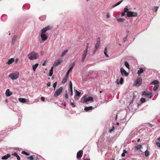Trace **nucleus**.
Segmentation results:
<instances>
[{
  "label": "nucleus",
  "mask_w": 160,
  "mask_h": 160,
  "mask_svg": "<svg viewBox=\"0 0 160 160\" xmlns=\"http://www.w3.org/2000/svg\"><path fill=\"white\" fill-rule=\"evenodd\" d=\"M27 158L29 160H33V158L32 156H30L29 157H27Z\"/></svg>",
  "instance_id": "43"
},
{
  "label": "nucleus",
  "mask_w": 160,
  "mask_h": 160,
  "mask_svg": "<svg viewBox=\"0 0 160 160\" xmlns=\"http://www.w3.org/2000/svg\"><path fill=\"white\" fill-rule=\"evenodd\" d=\"M127 16L128 17H137L138 14L136 12H133L129 11L126 13Z\"/></svg>",
  "instance_id": "7"
},
{
  "label": "nucleus",
  "mask_w": 160,
  "mask_h": 160,
  "mask_svg": "<svg viewBox=\"0 0 160 160\" xmlns=\"http://www.w3.org/2000/svg\"><path fill=\"white\" fill-rule=\"evenodd\" d=\"M18 61H19L18 59L17 58L15 60V63H17Z\"/></svg>",
  "instance_id": "63"
},
{
  "label": "nucleus",
  "mask_w": 160,
  "mask_h": 160,
  "mask_svg": "<svg viewBox=\"0 0 160 160\" xmlns=\"http://www.w3.org/2000/svg\"><path fill=\"white\" fill-rule=\"evenodd\" d=\"M143 72V69L142 68H140L139 69V70H138L137 72V73L139 75L141 74Z\"/></svg>",
  "instance_id": "25"
},
{
  "label": "nucleus",
  "mask_w": 160,
  "mask_h": 160,
  "mask_svg": "<svg viewBox=\"0 0 160 160\" xmlns=\"http://www.w3.org/2000/svg\"><path fill=\"white\" fill-rule=\"evenodd\" d=\"M142 146L141 145L139 144L137 146L135 147V148L136 150H138L141 148Z\"/></svg>",
  "instance_id": "31"
},
{
  "label": "nucleus",
  "mask_w": 160,
  "mask_h": 160,
  "mask_svg": "<svg viewBox=\"0 0 160 160\" xmlns=\"http://www.w3.org/2000/svg\"><path fill=\"white\" fill-rule=\"evenodd\" d=\"M123 0H121V1L117 2L115 4L113 5L112 6V8H113L118 5H119L121 2H122Z\"/></svg>",
  "instance_id": "30"
},
{
  "label": "nucleus",
  "mask_w": 160,
  "mask_h": 160,
  "mask_svg": "<svg viewBox=\"0 0 160 160\" xmlns=\"http://www.w3.org/2000/svg\"><path fill=\"white\" fill-rule=\"evenodd\" d=\"M38 64L37 63L32 66V69L34 71H35L36 68L38 67Z\"/></svg>",
  "instance_id": "24"
},
{
  "label": "nucleus",
  "mask_w": 160,
  "mask_h": 160,
  "mask_svg": "<svg viewBox=\"0 0 160 160\" xmlns=\"http://www.w3.org/2000/svg\"><path fill=\"white\" fill-rule=\"evenodd\" d=\"M115 129L114 127L113 126L112 128L109 129V131L110 132H111L113 130Z\"/></svg>",
  "instance_id": "45"
},
{
  "label": "nucleus",
  "mask_w": 160,
  "mask_h": 160,
  "mask_svg": "<svg viewBox=\"0 0 160 160\" xmlns=\"http://www.w3.org/2000/svg\"><path fill=\"white\" fill-rule=\"evenodd\" d=\"M46 61L44 62L42 64V66H45V65L46 64Z\"/></svg>",
  "instance_id": "62"
},
{
  "label": "nucleus",
  "mask_w": 160,
  "mask_h": 160,
  "mask_svg": "<svg viewBox=\"0 0 160 160\" xmlns=\"http://www.w3.org/2000/svg\"><path fill=\"white\" fill-rule=\"evenodd\" d=\"M159 83V82L157 80H154L152 82H151V83H150V84L151 85H152V84H154L155 85H158Z\"/></svg>",
  "instance_id": "21"
},
{
  "label": "nucleus",
  "mask_w": 160,
  "mask_h": 160,
  "mask_svg": "<svg viewBox=\"0 0 160 160\" xmlns=\"http://www.w3.org/2000/svg\"><path fill=\"white\" fill-rule=\"evenodd\" d=\"M10 154H7L6 155L2 157V160H7L8 158L10 157Z\"/></svg>",
  "instance_id": "19"
},
{
  "label": "nucleus",
  "mask_w": 160,
  "mask_h": 160,
  "mask_svg": "<svg viewBox=\"0 0 160 160\" xmlns=\"http://www.w3.org/2000/svg\"><path fill=\"white\" fill-rule=\"evenodd\" d=\"M29 59L32 60L34 59H37L38 58L39 55L38 54L34 51L30 52L28 55Z\"/></svg>",
  "instance_id": "2"
},
{
  "label": "nucleus",
  "mask_w": 160,
  "mask_h": 160,
  "mask_svg": "<svg viewBox=\"0 0 160 160\" xmlns=\"http://www.w3.org/2000/svg\"><path fill=\"white\" fill-rule=\"evenodd\" d=\"M19 101L22 103H25L26 102V99L24 98H18Z\"/></svg>",
  "instance_id": "22"
},
{
  "label": "nucleus",
  "mask_w": 160,
  "mask_h": 160,
  "mask_svg": "<svg viewBox=\"0 0 160 160\" xmlns=\"http://www.w3.org/2000/svg\"><path fill=\"white\" fill-rule=\"evenodd\" d=\"M15 59L14 58H11L9 59L8 61L7 62L6 64L8 65H10L13 63Z\"/></svg>",
  "instance_id": "18"
},
{
  "label": "nucleus",
  "mask_w": 160,
  "mask_h": 160,
  "mask_svg": "<svg viewBox=\"0 0 160 160\" xmlns=\"http://www.w3.org/2000/svg\"><path fill=\"white\" fill-rule=\"evenodd\" d=\"M62 62V60L61 59H58L54 63L53 66L54 67H56L59 65Z\"/></svg>",
  "instance_id": "11"
},
{
  "label": "nucleus",
  "mask_w": 160,
  "mask_h": 160,
  "mask_svg": "<svg viewBox=\"0 0 160 160\" xmlns=\"http://www.w3.org/2000/svg\"><path fill=\"white\" fill-rule=\"evenodd\" d=\"M68 78H67V77H65L62 81V83L63 84V83H65L67 81V80Z\"/></svg>",
  "instance_id": "35"
},
{
  "label": "nucleus",
  "mask_w": 160,
  "mask_h": 160,
  "mask_svg": "<svg viewBox=\"0 0 160 160\" xmlns=\"http://www.w3.org/2000/svg\"><path fill=\"white\" fill-rule=\"evenodd\" d=\"M69 86L70 88V95L72 96L73 95L72 91V82L70 81L69 83Z\"/></svg>",
  "instance_id": "13"
},
{
  "label": "nucleus",
  "mask_w": 160,
  "mask_h": 160,
  "mask_svg": "<svg viewBox=\"0 0 160 160\" xmlns=\"http://www.w3.org/2000/svg\"><path fill=\"white\" fill-rule=\"evenodd\" d=\"M83 154V150H79L77 153V158L78 159H79V158H80Z\"/></svg>",
  "instance_id": "12"
},
{
  "label": "nucleus",
  "mask_w": 160,
  "mask_h": 160,
  "mask_svg": "<svg viewBox=\"0 0 160 160\" xmlns=\"http://www.w3.org/2000/svg\"><path fill=\"white\" fill-rule=\"evenodd\" d=\"M128 8H127V7H125L124 8V12H127H127H128Z\"/></svg>",
  "instance_id": "44"
},
{
  "label": "nucleus",
  "mask_w": 160,
  "mask_h": 160,
  "mask_svg": "<svg viewBox=\"0 0 160 160\" xmlns=\"http://www.w3.org/2000/svg\"><path fill=\"white\" fill-rule=\"evenodd\" d=\"M117 20L118 22H121L124 21L125 19L122 18H118Z\"/></svg>",
  "instance_id": "27"
},
{
  "label": "nucleus",
  "mask_w": 160,
  "mask_h": 160,
  "mask_svg": "<svg viewBox=\"0 0 160 160\" xmlns=\"http://www.w3.org/2000/svg\"><path fill=\"white\" fill-rule=\"evenodd\" d=\"M120 72L122 75V76L124 75L126 77L128 76V73L122 68H121Z\"/></svg>",
  "instance_id": "10"
},
{
  "label": "nucleus",
  "mask_w": 160,
  "mask_h": 160,
  "mask_svg": "<svg viewBox=\"0 0 160 160\" xmlns=\"http://www.w3.org/2000/svg\"><path fill=\"white\" fill-rule=\"evenodd\" d=\"M142 82V78H139L134 81V85L137 87H139L141 85Z\"/></svg>",
  "instance_id": "4"
},
{
  "label": "nucleus",
  "mask_w": 160,
  "mask_h": 160,
  "mask_svg": "<svg viewBox=\"0 0 160 160\" xmlns=\"http://www.w3.org/2000/svg\"><path fill=\"white\" fill-rule=\"evenodd\" d=\"M123 81V79L122 77L120 78V80L119 81L118 79H117L116 81V83L117 84H122Z\"/></svg>",
  "instance_id": "17"
},
{
  "label": "nucleus",
  "mask_w": 160,
  "mask_h": 160,
  "mask_svg": "<svg viewBox=\"0 0 160 160\" xmlns=\"http://www.w3.org/2000/svg\"><path fill=\"white\" fill-rule=\"evenodd\" d=\"M12 129V128H8L7 131H9L11 130Z\"/></svg>",
  "instance_id": "60"
},
{
  "label": "nucleus",
  "mask_w": 160,
  "mask_h": 160,
  "mask_svg": "<svg viewBox=\"0 0 160 160\" xmlns=\"http://www.w3.org/2000/svg\"><path fill=\"white\" fill-rule=\"evenodd\" d=\"M82 98H83V103H86L87 102L91 101L92 102H93V98L92 97H86L85 96H84Z\"/></svg>",
  "instance_id": "5"
},
{
  "label": "nucleus",
  "mask_w": 160,
  "mask_h": 160,
  "mask_svg": "<svg viewBox=\"0 0 160 160\" xmlns=\"http://www.w3.org/2000/svg\"><path fill=\"white\" fill-rule=\"evenodd\" d=\"M125 65L127 68H129V64H128V63L126 61L125 62Z\"/></svg>",
  "instance_id": "38"
},
{
  "label": "nucleus",
  "mask_w": 160,
  "mask_h": 160,
  "mask_svg": "<svg viewBox=\"0 0 160 160\" xmlns=\"http://www.w3.org/2000/svg\"><path fill=\"white\" fill-rule=\"evenodd\" d=\"M149 155V152L147 150H146L145 152V156L146 157H147Z\"/></svg>",
  "instance_id": "36"
},
{
  "label": "nucleus",
  "mask_w": 160,
  "mask_h": 160,
  "mask_svg": "<svg viewBox=\"0 0 160 160\" xmlns=\"http://www.w3.org/2000/svg\"><path fill=\"white\" fill-rule=\"evenodd\" d=\"M156 145L158 146V147H159L160 148V143L159 142H156Z\"/></svg>",
  "instance_id": "50"
},
{
  "label": "nucleus",
  "mask_w": 160,
  "mask_h": 160,
  "mask_svg": "<svg viewBox=\"0 0 160 160\" xmlns=\"http://www.w3.org/2000/svg\"><path fill=\"white\" fill-rule=\"evenodd\" d=\"M22 153L24 154L26 156H29L30 155L29 153L25 151H23L22 152Z\"/></svg>",
  "instance_id": "34"
},
{
  "label": "nucleus",
  "mask_w": 160,
  "mask_h": 160,
  "mask_svg": "<svg viewBox=\"0 0 160 160\" xmlns=\"http://www.w3.org/2000/svg\"><path fill=\"white\" fill-rule=\"evenodd\" d=\"M73 69V68H72V67H71L68 70V71L69 72H71V71H72V69Z\"/></svg>",
  "instance_id": "51"
},
{
  "label": "nucleus",
  "mask_w": 160,
  "mask_h": 160,
  "mask_svg": "<svg viewBox=\"0 0 160 160\" xmlns=\"http://www.w3.org/2000/svg\"><path fill=\"white\" fill-rule=\"evenodd\" d=\"M93 108V107L92 106L85 107L84 110L88 112L92 110Z\"/></svg>",
  "instance_id": "16"
},
{
  "label": "nucleus",
  "mask_w": 160,
  "mask_h": 160,
  "mask_svg": "<svg viewBox=\"0 0 160 160\" xmlns=\"http://www.w3.org/2000/svg\"><path fill=\"white\" fill-rule=\"evenodd\" d=\"M19 74V73L18 72H15L10 73L9 75V77L12 80H16L18 78Z\"/></svg>",
  "instance_id": "3"
},
{
  "label": "nucleus",
  "mask_w": 160,
  "mask_h": 160,
  "mask_svg": "<svg viewBox=\"0 0 160 160\" xmlns=\"http://www.w3.org/2000/svg\"><path fill=\"white\" fill-rule=\"evenodd\" d=\"M125 154L123 152H122L121 154V156L122 157L125 156Z\"/></svg>",
  "instance_id": "61"
},
{
  "label": "nucleus",
  "mask_w": 160,
  "mask_h": 160,
  "mask_svg": "<svg viewBox=\"0 0 160 160\" xmlns=\"http://www.w3.org/2000/svg\"><path fill=\"white\" fill-rule=\"evenodd\" d=\"M47 86L48 87H49L51 85V83L50 82H48L47 84Z\"/></svg>",
  "instance_id": "52"
},
{
  "label": "nucleus",
  "mask_w": 160,
  "mask_h": 160,
  "mask_svg": "<svg viewBox=\"0 0 160 160\" xmlns=\"http://www.w3.org/2000/svg\"><path fill=\"white\" fill-rule=\"evenodd\" d=\"M63 89L62 87H60L54 93V96L56 97L62 93Z\"/></svg>",
  "instance_id": "6"
},
{
  "label": "nucleus",
  "mask_w": 160,
  "mask_h": 160,
  "mask_svg": "<svg viewBox=\"0 0 160 160\" xmlns=\"http://www.w3.org/2000/svg\"><path fill=\"white\" fill-rule=\"evenodd\" d=\"M158 88V85H156L154 86L153 88V91H156Z\"/></svg>",
  "instance_id": "29"
},
{
  "label": "nucleus",
  "mask_w": 160,
  "mask_h": 160,
  "mask_svg": "<svg viewBox=\"0 0 160 160\" xmlns=\"http://www.w3.org/2000/svg\"><path fill=\"white\" fill-rule=\"evenodd\" d=\"M69 72H68V71H67V72L66 73V76L65 77H67V78H68V75H69Z\"/></svg>",
  "instance_id": "53"
},
{
  "label": "nucleus",
  "mask_w": 160,
  "mask_h": 160,
  "mask_svg": "<svg viewBox=\"0 0 160 160\" xmlns=\"http://www.w3.org/2000/svg\"><path fill=\"white\" fill-rule=\"evenodd\" d=\"M68 52V50H64L61 54L60 57H63Z\"/></svg>",
  "instance_id": "26"
},
{
  "label": "nucleus",
  "mask_w": 160,
  "mask_h": 160,
  "mask_svg": "<svg viewBox=\"0 0 160 160\" xmlns=\"http://www.w3.org/2000/svg\"><path fill=\"white\" fill-rule=\"evenodd\" d=\"M72 106V107H76L75 105L74 104V103L73 102H70Z\"/></svg>",
  "instance_id": "49"
},
{
  "label": "nucleus",
  "mask_w": 160,
  "mask_h": 160,
  "mask_svg": "<svg viewBox=\"0 0 160 160\" xmlns=\"http://www.w3.org/2000/svg\"><path fill=\"white\" fill-rule=\"evenodd\" d=\"M128 37V35H127L126 36L123 38V40L124 42H125L127 41V38Z\"/></svg>",
  "instance_id": "47"
},
{
  "label": "nucleus",
  "mask_w": 160,
  "mask_h": 160,
  "mask_svg": "<svg viewBox=\"0 0 160 160\" xmlns=\"http://www.w3.org/2000/svg\"><path fill=\"white\" fill-rule=\"evenodd\" d=\"M123 152L125 154V153H128V152H127V151L125 150L124 149L123 150Z\"/></svg>",
  "instance_id": "58"
},
{
  "label": "nucleus",
  "mask_w": 160,
  "mask_h": 160,
  "mask_svg": "<svg viewBox=\"0 0 160 160\" xmlns=\"http://www.w3.org/2000/svg\"><path fill=\"white\" fill-rule=\"evenodd\" d=\"M100 44V39L99 37H98L97 41V42L95 44V50L96 51L99 47Z\"/></svg>",
  "instance_id": "9"
},
{
  "label": "nucleus",
  "mask_w": 160,
  "mask_h": 160,
  "mask_svg": "<svg viewBox=\"0 0 160 160\" xmlns=\"http://www.w3.org/2000/svg\"><path fill=\"white\" fill-rule=\"evenodd\" d=\"M125 12H122V13H121V16L122 17L124 16V15L125 14Z\"/></svg>",
  "instance_id": "54"
},
{
  "label": "nucleus",
  "mask_w": 160,
  "mask_h": 160,
  "mask_svg": "<svg viewBox=\"0 0 160 160\" xmlns=\"http://www.w3.org/2000/svg\"><path fill=\"white\" fill-rule=\"evenodd\" d=\"M140 102L142 103H143L145 102V99L144 98H142L140 99Z\"/></svg>",
  "instance_id": "39"
},
{
  "label": "nucleus",
  "mask_w": 160,
  "mask_h": 160,
  "mask_svg": "<svg viewBox=\"0 0 160 160\" xmlns=\"http://www.w3.org/2000/svg\"><path fill=\"white\" fill-rule=\"evenodd\" d=\"M75 64L74 62H73L72 63V64H71L72 66L71 67H72V68H73L74 66L75 65Z\"/></svg>",
  "instance_id": "59"
},
{
  "label": "nucleus",
  "mask_w": 160,
  "mask_h": 160,
  "mask_svg": "<svg viewBox=\"0 0 160 160\" xmlns=\"http://www.w3.org/2000/svg\"><path fill=\"white\" fill-rule=\"evenodd\" d=\"M57 82H55V83H54L53 85V87L54 88V89L55 90V88L56 87V86L57 85Z\"/></svg>",
  "instance_id": "40"
},
{
  "label": "nucleus",
  "mask_w": 160,
  "mask_h": 160,
  "mask_svg": "<svg viewBox=\"0 0 160 160\" xmlns=\"http://www.w3.org/2000/svg\"><path fill=\"white\" fill-rule=\"evenodd\" d=\"M16 35H14L12 39V44L14 43L15 42V40L16 39Z\"/></svg>",
  "instance_id": "32"
},
{
  "label": "nucleus",
  "mask_w": 160,
  "mask_h": 160,
  "mask_svg": "<svg viewBox=\"0 0 160 160\" xmlns=\"http://www.w3.org/2000/svg\"><path fill=\"white\" fill-rule=\"evenodd\" d=\"M106 17L107 18H110V14L109 13H107Z\"/></svg>",
  "instance_id": "55"
},
{
  "label": "nucleus",
  "mask_w": 160,
  "mask_h": 160,
  "mask_svg": "<svg viewBox=\"0 0 160 160\" xmlns=\"http://www.w3.org/2000/svg\"><path fill=\"white\" fill-rule=\"evenodd\" d=\"M104 53L107 57H109V56L107 54V47H105L104 48Z\"/></svg>",
  "instance_id": "23"
},
{
  "label": "nucleus",
  "mask_w": 160,
  "mask_h": 160,
  "mask_svg": "<svg viewBox=\"0 0 160 160\" xmlns=\"http://www.w3.org/2000/svg\"><path fill=\"white\" fill-rule=\"evenodd\" d=\"M65 98H67V99H68V94L67 93H66L65 94Z\"/></svg>",
  "instance_id": "56"
},
{
  "label": "nucleus",
  "mask_w": 160,
  "mask_h": 160,
  "mask_svg": "<svg viewBox=\"0 0 160 160\" xmlns=\"http://www.w3.org/2000/svg\"><path fill=\"white\" fill-rule=\"evenodd\" d=\"M51 29L52 28L50 26H48L43 28L41 31L40 37L42 41H45L47 39L48 37L45 33L47 31L51 30Z\"/></svg>",
  "instance_id": "1"
},
{
  "label": "nucleus",
  "mask_w": 160,
  "mask_h": 160,
  "mask_svg": "<svg viewBox=\"0 0 160 160\" xmlns=\"http://www.w3.org/2000/svg\"><path fill=\"white\" fill-rule=\"evenodd\" d=\"M53 73V71L50 70L49 73V74H48L49 76H51L52 75Z\"/></svg>",
  "instance_id": "41"
},
{
  "label": "nucleus",
  "mask_w": 160,
  "mask_h": 160,
  "mask_svg": "<svg viewBox=\"0 0 160 160\" xmlns=\"http://www.w3.org/2000/svg\"><path fill=\"white\" fill-rule=\"evenodd\" d=\"M83 160H90L89 158H86V159H84Z\"/></svg>",
  "instance_id": "64"
},
{
  "label": "nucleus",
  "mask_w": 160,
  "mask_h": 160,
  "mask_svg": "<svg viewBox=\"0 0 160 160\" xmlns=\"http://www.w3.org/2000/svg\"><path fill=\"white\" fill-rule=\"evenodd\" d=\"M152 92H151L150 93H147L145 91H144L142 92V95L146 97L149 98V99H151L152 97Z\"/></svg>",
  "instance_id": "8"
},
{
  "label": "nucleus",
  "mask_w": 160,
  "mask_h": 160,
  "mask_svg": "<svg viewBox=\"0 0 160 160\" xmlns=\"http://www.w3.org/2000/svg\"><path fill=\"white\" fill-rule=\"evenodd\" d=\"M88 51L86 50H84V52L82 55V62H83L85 60V58L87 55V52Z\"/></svg>",
  "instance_id": "14"
},
{
  "label": "nucleus",
  "mask_w": 160,
  "mask_h": 160,
  "mask_svg": "<svg viewBox=\"0 0 160 160\" xmlns=\"http://www.w3.org/2000/svg\"><path fill=\"white\" fill-rule=\"evenodd\" d=\"M81 93L78 91L77 90H76L75 95L78 96H79L80 95Z\"/></svg>",
  "instance_id": "37"
},
{
  "label": "nucleus",
  "mask_w": 160,
  "mask_h": 160,
  "mask_svg": "<svg viewBox=\"0 0 160 160\" xmlns=\"http://www.w3.org/2000/svg\"><path fill=\"white\" fill-rule=\"evenodd\" d=\"M88 47H89V43H88L87 44L86 48V49H85V50H86L87 51H88Z\"/></svg>",
  "instance_id": "48"
},
{
  "label": "nucleus",
  "mask_w": 160,
  "mask_h": 160,
  "mask_svg": "<svg viewBox=\"0 0 160 160\" xmlns=\"http://www.w3.org/2000/svg\"><path fill=\"white\" fill-rule=\"evenodd\" d=\"M158 7H157V6H156V7H154L153 8L152 10H153L154 11H155V12H156V11H157V10H158Z\"/></svg>",
  "instance_id": "42"
},
{
  "label": "nucleus",
  "mask_w": 160,
  "mask_h": 160,
  "mask_svg": "<svg viewBox=\"0 0 160 160\" xmlns=\"http://www.w3.org/2000/svg\"><path fill=\"white\" fill-rule=\"evenodd\" d=\"M12 155L14 156L17 157V159L18 160H20V157L18 155L17 153L16 152H14L13 154H12Z\"/></svg>",
  "instance_id": "20"
},
{
  "label": "nucleus",
  "mask_w": 160,
  "mask_h": 160,
  "mask_svg": "<svg viewBox=\"0 0 160 160\" xmlns=\"http://www.w3.org/2000/svg\"><path fill=\"white\" fill-rule=\"evenodd\" d=\"M39 19L41 21H43L46 19V16H43L39 18Z\"/></svg>",
  "instance_id": "33"
},
{
  "label": "nucleus",
  "mask_w": 160,
  "mask_h": 160,
  "mask_svg": "<svg viewBox=\"0 0 160 160\" xmlns=\"http://www.w3.org/2000/svg\"><path fill=\"white\" fill-rule=\"evenodd\" d=\"M10 98L11 100L14 102H15L17 101V99L15 98H14L13 96L10 97Z\"/></svg>",
  "instance_id": "28"
},
{
  "label": "nucleus",
  "mask_w": 160,
  "mask_h": 160,
  "mask_svg": "<svg viewBox=\"0 0 160 160\" xmlns=\"http://www.w3.org/2000/svg\"><path fill=\"white\" fill-rule=\"evenodd\" d=\"M12 94V92H10L9 89H7L5 92L6 96L7 97H9Z\"/></svg>",
  "instance_id": "15"
},
{
  "label": "nucleus",
  "mask_w": 160,
  "mask_h": 160,
  "mask_svg": "<svg viewBox=\"0 0 160 160\" xmlns=\"http://www.w3.org/2000/svg\"><path fill=\"white\" fill-rule=\"evenodd\" d=\"M62 108H65L66 107V103H62Z\"/></svg>",
  "instance_id": "46"
},
{
  "label": "nucleus",
  "mask_w": 160,
  "mask_h": 160,
  "mask_svg": "<svg viewBox=\"0 0 160 160\" xmlns=\"http://www.w3.org/2000/svg\"><path fill=\"white\" fill-rule=\"evenodd\" d=\"M41 99L42 101H44L45 100V98L43 97H41Z\"/></svg>",
  "instance_id": "57"
}]
</instances>
